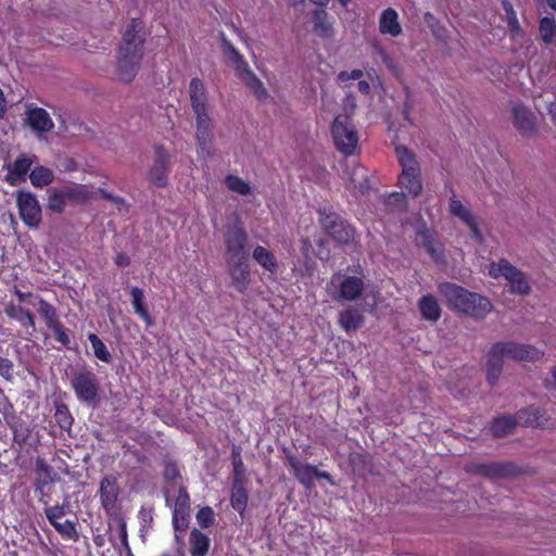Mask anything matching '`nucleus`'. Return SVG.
I'll return each mask as SVG.
<instances>
[{"instance_id":"f257e3e1","label":"nucleus","mask_w":556,"mask_h":556,"mask_svg":"<svg viewBox=\"0 0 556 556\" xmlns=\"http://www.w3.org/2000/svg\"><path fill=\"white\" fill-rule=\"evenodd\" d=\"M189 100L195 116V140L201 156L211 155L214 141V123L210 115L207 91L200 78H192L189 84Z\"/></svg>"},{"instance_id":"f03ea898","label":"nucleus","mask_w":556,"mask_h":556,"mask_svg":"<svg viewBox=\"0 0 556 556\" xmlns=\"http://www.w3.org/2000/svg\"><path fill=\"white\" fill-rule=\"evenodd\" d=\"M439 293L452 309L475 319H484L493 309V305L488 298L476 292H470L454 283H440Z\"/></svg>"},{"instance_id":"7ed1b4c3","label":"nucleus","mask_w":556,"mask_h":556,"mask_svg":"<svg viewBox=\"0 0 556 556\" xmlns=\"http://www.w3.org/2000/svg\"><path fill=\"white\" fill-rule=\"evenodd\" d=\"M142 23L132 20L126 27L118 52L117 71L121 80L128 83L136 76L142 58Z\"/></svg>"},{"instance_id":"20e7f679","label":"nucleus","mask_w":556,"mask_h":556,"mask_svg":"<svg viewBox=\"0 0 556 556\" xmlns=\"http://www.w3.org/2000/svg\"><path fill=\"white\" fill-rule=\"evenodd\" d=\"M542 356L540 350L514 342H500L492 346L488 355L486 372L488 381L494 384L501 372L503 363L506 359L535 361Z\"/></svg>"},{"instance_id":"39448f33","label":"nucleus","mask_w":556,"mask_h":556,"mask_svg":"<svg viewBox=\"0 0 556 556\" xmlns=\"http://www.w3.org/2000/svg\"><path fill=\"white\" fill-rule=\"evenodd\" d=\"M395 153L402 167V173L399 177V185L406 191L407 195L416 198L422 191V184L420 180L419 165L415 155L403 146L396 147Z\"/></svg>"},{"instance_id":"423d86ee","label":"nucleus","mask_w":556,"mask_h":556,"mask_svg":"<svg viewBox=\"0 0 556 556\" xmlns=\"http://www.w3.org/2000/svg\"><path fill=\"white\" fill-rule=\"evenodd\" d=\"M489 275L494 279L505 278L509 291L514 294L528 295L531 292V286L526 275L504 258L490 264Z\"/></svg>"},{"instance_id":"0eeeda50","label":"nucleus","mask_w":556,"mask_h":556,"mask_svg":"<svg viewBox=\"0 0 556 556\" xmlns=\"http://www.w3.org/2000/svg\"><path fill=\"white\" fill-rule=\"evenodd\" d=\"M331 135L338 151L345 156L356 153L358 134L349 116L337 115L331 126Z\"/></svg>"},{"instance_id":"6e6552de","label":"nucleus","mask_w":556,"mask_h":556,"mask_svg":"<svg viewBox=\"0 0 556 556\" xmlns=\"http://www.w3.org/2000/svg\"><path fill=\"white\" fill-rule=\"evenodd\" d=\"M326 291L334 301H354L364 291V281L359 277L334 274L326 286Z\"/></svg>"},{"instance_id":"1a4fd4ad","label":"nucleus","mask_w":556,"mask_h":556,"mask_svg":"<svg viewBox=\"0 0 556 556\" xmlns=\"http://www.w3.org/2000/svg\"><path fill=\"white\" fill-rule=\"evenodd\" d=\"M448 211L452 215L458 217L469 228L471 238L476 242L479 244L484 243L481 220L455 195H452L448 200Z\"/></svg>"},{"instance_id":"9d476101","label":"nucleus","mask_w":556,"mask_h":556,"mask_svg":"<svg viewBox=\"0 0 556 556\" xmlns=\"http://www.w3.org/2000/svg\"><path fill=\"white\" fill-rule=\"evenodd\" d=\"M16 204L24 224L29 228H37L42 220V214L36 195L29 191H18Z\"/></svg>"},{"instance_id":"9b49d317","label":"nucleus","mask_w":556,"mask_h":556,"mask_svg":"<svg viewBox=\"0 0 556 556\" xmlns=\"http://www.w3.org/2000/svg\"><path fill=\"white\" fill-rule=\"evenodd\" d=\"M72 387L79 401L93 404L98 400V382L90 371H79L72 378Z\"/></svg>"},{"instance_id":"f8f14e48","label":"nucleus","mask_w":556,"mask_h":556,"mask_svg":"<svg viewBox=\"0 0 556 556\" xmlns=\"http://www.w3.org/2000/svg\"><path fill=\"white\" fill-rule=\"evenodd\" d=\"M513 124L522 136L536 134V117L532 111L521 102L510 103Z\"/></svg>"},{"instance_id":"ddd939ff","label":"nucleus","mask_w":556,"mask_h":556,"mask_svg":"<svg viewBox=\"0 0 556 556\" xmlns=\"http://www.w3.org/2000/svg\"><path fill=\"white\" fill-rule=\"evenodd\" d=\"M288 464L292 468L296 479L307 489L314 486L316 479H327L330 481V476L326 471H319L315 466L303 464L294 456L288 457Z\"/></svg>"},{"instance_id":"4468645a","label":"nucleus","mask_w":556,"mask_h":556,"mask_svg":"<svg viewBox=\"0 0 556 556\" xmlns=\"http://www.w3.org/2000/svg\"><path fill=\"white\" fill-rule=\"evenodd\" d=\"M25 123L39 138L54 127L50 114L45 109L33 105L26 108Z\"/></svg>"},{"instance_id":"2eb2a0df","label":"nucleus","mask_w":556,"mask_h":556,"mask_svg":"<svg viewBox=\"0 0 556 556\" xmlns=\"http://www.w3.org/2000/svg\"><path fill=\"white\" fill-rule=\"evenodd\" d=\"M45 513L50 523L63 538L68 540H75L77 538L75 523L71 520H61L65 515L64 507L59 505L50 506L46 508Z\"/></svg>"},{"instance_id":"dca6fc26","label":"nucleus","mask_w":556,"mask_h":556,"mask_svg":"<svg viewBox=\"0 0 556 556\" xmlns=\"http://www.w3.org/2000/svg\"><path fill=\"white\" fill-rule=\"evenodd\" d=\"M227 260H245L247 232L241 227L229 229L225 238Z\"/></svg>"},{"instance_id":"f3484780","label":"nucleus","mask_w":556,"mask_h":556,"mask_svg":"<svg viewBox=\"0 0 556 556\" xmlns=\"http://www.w3.org/2000/svg\"><path fill=\"white\" fill-rule=\"evenodd\" d=\"M169 155L162 147H155V159L153 166L148 173V179L157 187H164L167 181V169Z\"/></svg>"},{"instance_id":"a211bd4d","label":"nucleus","mask_w":556,"mask_h":556,"mask_svg":"<svg viewBox=\"0 0 556 556\" xmlns=\"http://www.w3.org/2000/svg\"><path fill=\"white\" fill-rule=\"evenodd\" d=\"M228 271L231 278V285L243 292L250 285V269L245 260H227Z\"/></svg>"},{"instance_id":"6ab92c4d","label":"nucleus","mask_w":556,"mask_h":556,"mask_svg":"<svg viewBox=\"0 0 556 556\" xmlns=\"http://www.w3.org/2000/svg\"><path fill=\"white\" fill-rule=\"evenodd\" d=\"M379 33L383 36L396 38L402 35L403 27L400 23L399 13L393 8L384 9L378 21Z\"/></svg>"},{"instance_id":"aec40b11","label":"nucleus","mask_w":556,"mask_h":556,"mask_svg":"<svg viewBox=\"0 0 556 556\" xmlns=\"http://www.w3.org/2000/svg\"><path fill=\"white\" fill-rule=\"evenodd\" d=\"M466 471L491 479L505 477L511 472L507 464L479 462L469 463L466 466Z\"/></svg>"},{"instance_id":"412c9836","label":"nucleus","mask_w":556,"mask_h":556,"mask_svg":"<svg viewBox=\"0 0 556 556\" xmlns=\"http://www.w3.org/2000/svg\"><path fill=\"white\" fill-rule=\"evenodd\" d=\"M223 51L235 67L236 75L241 81H244L254 74L243 55L231 43L224 41Z\"/></svg>"},{"instance_id":"4be33fe9","label":"nucleus","mask_w":556,"mask_h":556,"mask_svg":"<svg viewBox=\"0 0 556 556\" xmlns=\"http://www.w3.org/2000/svg\"><path fill=\"white\" fill-rule=\"evenodd\" d=\"M35 156L31 154H21L13 164L8 167L7 181L12 186L25 180L26 174L33 165Z\"/></svg>"},{"instance_id":"5701e85b","label":"nucleus","mask_w":556,"mask_h":556,"mask_svg":"<svg viewBox=\"0 0 556 556\" xmlns=\"http://www.w3.org/2000/svg\"><path fill=\"white\" fill-rule=\"evenodd\" d=\"M516 417L518 424L525 426L539 428L548 427V418L539 407L530 406L528 408L521 409L517 413Z\"/></svg>"},{"instance_id":"b1692460","label":"nucleus","mask_w":556,"mask_h":556,"mask_svg":"<svg viewBox=\"0 0 556 556\" xmlns=\"http://www.w3.org/2000/svg\"><path fill=\"white\" fill-rule=\"evenodd\" d=\"M119 489L114 478H104L100 483V498L103 508L106 511L115 507Z\"/></svg>"},{"instance_id":"393cba45","label":"nucleus","mask_w":556,"mask_h":556,"mask_svg":"<svg viewBox=\"0 0 556 556\" xmlns=\"http://www.w3.org/2000/svg\"><path fill=\"white\" fill-rule=\"evenodd\" d=\"M364 316L356 307H348L339 313V325L346 332L359 329L364 324Z\"/></svg>"},{"instance_id":"a878e982","label":"nucleus","mask_w":556,"mask_h":556,"mask_svg":"<svg viewBox=\"0 0 556 556\" xmlns=\"http://www.w3.org/2000/svg\"><path fill=\"white\" fill-rule=\"evenodd\" d=\"M314 31L321 38L333 36V26L329 14L324 10H316L313 13Z\"/></svg>"},{"instance_id":"bb28decb","label":"nucleus","mask_w":556,"mask_h":556,"mask_svg":"<svg viewBox=\"0 0 556 556\" xmlns=\"http://www.w3.org/2000/svg\"><path fill=\"white\" fill-rule=\"evenodd\" d=\"M4 312L8 317L18 321L23 327L27 326L35 330L34 315L29 311L22 307L21 305L9 303L5 305Z\"/></svg>"},{"instance_id":"cd10ccee","label":"nucleus","mask_w":556,"mask_h":556,"mask_svg":"<svg viewBox=\"0 0 556 556\" xmlns=\"http://www.w3.org/2000/svg\"><path fill=\"white\" fill-rule=\"evenodd\" d=\"M190 555L206 556L210 548V539L198 529H192L189 536Z\"/></svg>"},{"instance_id":"c85d7f7f","label":"nucleus","mask_w":556,"mask_h":556,"mask_svg":"<svg viewBox=\"0 0 556 556\" xmlns=\"http://www.w3.org/2000/svg\"><path fill=\"white\" fill-rule=\"evenodd\" d=\"M174 501L173 513H190V498L186 489L179 486L167 491V503Z\"/></svg>"},{"instance_id":"c756f323","label":"nucleus","mask_w":556,"mask_h":556,"mask_svg":"<svg viewBox=\"0 0 556 556\" xmlns=\"http://www.w3.org/2000/svg\"><path fill=\"white\" fill-rule=\"evenodd\" d=\"M421 316L429 321H437L441 316V307L432 295H425L419 300Z\"/></svg>"},{"instance_id":"7c9ffc66","label":"nucleus","mask_w":556,"mask_h":556,"mask_svg":"<svg viewBox=\"0 0 556 556\" xmlns=\"http://www.w3.org/2000/svg\"><path fill=\"white\" fill-rule=\"evenodd\" d=\"M253 258L255 262L261 265L263 268L268 270L269 273H276L278 268V264L275 255L262 245H257L253 250Z\"/></svg>"},{"instance_id":"2f4dec72","label":"nucleus","mask_w":556,"mask_h":556,"mask_svg":"<svg viewBox=\"0 0 556 556\" xmlns=\"http://www.w3.org/2000/svg\"><path fill=\"white\" fill-rule=\"evenodd\" d=\"M502 7L506 15V22L510 37L513 39L521 37L523 34L522 28L519 24L513 4L508 0H502Z\"/></svg>"},{"instance_id":"473e14b6","label":"nucleus","mask_w":556,"mask_h":556,"mask_svg":"<svg viewBox=\"0 0 556 556\" xmlns=\"http://www.w3.org/2000/svg\"><path fill=\"white\" fill-rule=\"evenodd\" d=\"M517 424V417L502 416L493 420L491 432L496 438L505 437L514 430Z\"/></svg>"},{"instance_id":"72a5a7b5","label":"nucleus","mask_w":556,"mask_h":556,"mask_svg":"<svg viewBox=\"0 0 556 556\" xmlns=\"http://www.w3.org/2000/svg\"><path fill=\"white\" fill-rule=\"evenodd\" d=\"M130 295L136 314H138L148 326H152L153 320L143 304V291L138 287H132L130 290Z\"/></svg>"},{"instance_id":"f704fd0d","label":"nucleus","mask_w":556,"mask_h":556,"mask_svg":"<svg viewBox=\"0 0 556 556\" xmlns=\"http://www.w3.org/2000/svg\"><path fill=\"white\" fill-rule=\"evenodd\" d=\"M53 172L45 166L35 167L29 174L30 182L34 187H45L53 181Z\"/></svg>"},{"instance_id":"c9c22d12","label":"nucleus","mask_w":556,"mask_h":556,"mask_svg":"<svg viewBox=\"0 0 556 556\" xmlns=\"http://www.w3.org/2000/svg\"><path fill=\"white\" fill-rule=\"evenodd\" d=\"M329 235L339 243H348L354 239V229L341 218Z\"/></svg>"},{"instance_id":"e433bc0d","label":"nucleus","mask_w":556,"mask_h":556,"mask_svg":"<svg viewBox=\"0 0 556 556\" xmlns=\"http://www.w3.org/2000/svg\"><path fill=\"white\" fill-rule=\"evenodd\" d=\"M33 304L37 306L38 313L42 316L48 327L59 320L55 308L43 299H37V302Z\"/></svg>"},{"instance_id":"4c0bfd02","label":"nucleus","mask_w":556,"mask_h":556,"mask_svg":"<svg viewBox=\"0 0 556 556\" xmlns=\"http://www.w3.org/2000/svg\"><path fill=\"white\" fill-rule=\"evenodd\" d=\"M540 36L545 43H553L556 40V23L554 18L543 17L539 27Z\"/></svg>"},{"instance_id":"58836bf2","label":"nucleus","mask_w":556,"mask_h":556,"mask_svg":"<svg viewBox=\"0 0 556 556\" xmlns=\"http://www.w3.org/2000/svg\"><path fill=\"white\" fill-rule=\"evenodd\" d=\"M225 184L230 191L236 192L240 195H248L251 193V186L245 180L238 176H227L225 178Z\"/></svg>"},{"instance_id":"ea45409f","label":"nucleus","mask_w":556,"mask_h":556,"mask_svg":"<svg viewBox=\"0 0 556 556\" xmlns=\"http://www.w3.org/2000/svg\"><path fill=\"white\" fill-rule=\"evenodd\" d=\"M88 340L91 343V346L93 349V353L97 358L104 363H110L112 361V356L106 349L105 344L99 339V337L94 333H90L88 336Z\"/></svg>"},{"instance_id":"a19ab883","label":"nucleus","mask_w":556,"mask_h":556,"mask_svg":"<svg viewBox=\"0 0 556 556\" xmlns=\"http://www.w3.org/2000/svg\"><path fill=\"white\" fill-rule=\"evenodd\" d=\"M242 83L250 89L251 92H253V94L258 100H265L268 98V91L266 87L255 74H253Z\"/></svg>"},{"instance_id":"79ce46f5","label":"nucleus","mask_w":556,"mask_h":556,"mask_svg":"<svg viewBox=\"0 0 556 556\" xmlns=\"http://www.w3.org/2000/svg\"><path fill=\"white\" fill-rule=\"evenodd\" d=\"M248 496L242 486H235L231 494V505L233 509L241 513L247 506Z\"/></svg>"},{"instance_id":"37998d69","label":"nucleus","mask_w":556,"mask_h":556,"mask_svg":"<svg viewBox=\"0 0 556 556\" xmlns=\"http://www.w3.org/2000/svg\"><path fill=\"white\" fill-rule=\"evenodd\" d=\"M195 519H197V522L203 527V528H208L211 527L214 521H215V513L214 510L206 506V507H202L201 509L198 510L197 515H195Z\"/></svg>"},{"instance_id":"c03bdc74","label":"nucleus","mask_w":556,"mask_h":556,"mask_svg":"<svg viewBox=\"0 0 556 556\" xmlns=\"http://www.w3.org/2000/svg\"><path fill=\"white\" fill-rule=\"evenodd\" d=\"M320 224L323 228L329 233V231L337 226L340 222L341 217L336 213L327 210H323L319 212Z\"/></svg>"},{"instance_id":"a18cd8bd","label":"nucleus","mask_w":556,"mask_h":556,"mask_svg":"<svg viewBox=\"0 0 556 556\" xmlns=\"http://www.w3.org/2000/svg\"><path fill=\"white\" fill-rule=\"evenodd\" d=\"M190 513H173V526L176 532V539L179 540V532H184L189 526Z\"/></svg>"},{"instance_id":"49530a36","label":"nucleus","mask_w":556,"mask_h":556,"mask_svg":"<svg viewBox=\"0 0 556 556\" xmlns=\"http://www.w3.org/2000/svg\"><path fill=\"white\" fill-rule=\"evenodd\" d=\"M55 420L62 429H70L73 418L66 406H59L55 412Z\"/></svg>"},{"instance_id":"de8ad7c7","label":"nucleus","mask_w":556,"mask_h":556,"mask_svg":"<svg viewBox=\"0 0 556 556\" xmlns=\"http://www.w3.org/2000/svg\"><path fill=\"white\" fill-rule=\"evenodd\" d=\"M65 198H67L66 192L65 193H59V192L52 193L49 197L48 207L53 212H58V213L62 212L65 207Z\"/></svg>"},{"instance_id":"09e8293b","label":"nucleus","mask_w":556,"mask_h":556,"mask_svg":"<svg viewBox=\"0 0 556 556\" xmlns=\"http://www.w3.org/2000/svg\"><path fill=\"white\" fill-rule=\"evenodd\" d=\"M424 247L427 251V253L433 258L434 262L441 263L443 262V253L441 244L432 241V240H426L424 243Z\"/></svg>"},{"instance_id":"8fccbe9b","label":"nucleus","mask_w":556,"mask_h":556,"mask_svg":"<svg viewBox=\"0 0 556 556\" xmlns=\"http://www.w3.org/2000/svg\"><path fill=\"white\" fill-rule=\"evenodd\" d=\"M364 76V72L359 68H354L352 71H341L337 75V81L341 84H345L349 80H358Z\"/></svg>"},{"instance_id":"3c124183","label":"nucleus","mask_w":556,"mask_h":556,"mask_svg":"<svg viewBox=\"0 0 556 556\" xmlns=\"http://www.w3.org/2000/svg\"><path fill=\"white\" fill-rule=\"evenodd\" d=\"M356 108L355 97L353 94H346L342 100V113L339 115L349 116L351 119Z\"/></svg>"},{"instance_id":"603ef678","label":"nucleus","mask_w":556,"mask_h":556,"mask_svg":"<svg viewBox=\"0 0 556 556\" xmlns=\"http://www.w3.org/2000/svg\"><path fill=\"white\" fill-rule=\"evenodd\" d=\"M49 328L53 331L54 337L59 342L64 345L70 343V338L59 320L51 325Z\"/></svg>"},{"instance_id":"864d4df0","label":"nucleus","mask_w":556,"mask_h":556,"mask_svg":"<svg viewBox=\"0 0 556 556\" xmlns=\"http://www.w3.org/2000/svg\"><path fill=\"white\" fill-rule=\"evenodd\" d=\"M13 374V363L8 358L0 357V376L7 380H11Z\"/></svg>"},{"instance_id":"5fc2aeb1","label":"nucleus","mask_w":556,"mask_h":556,"mask_svg":"<svg viewBox=\"0 0 556 556\" xmlns=\"http://www.w3.org/2000/svg\"><path fill=\"white\" fill-rule=\"evenodd\" d=\"M115 522H116V527H117L118 534H119V538H121V542H122V544L124 546H127L128 545V539H127L126 521L124 520V518L117 517L115 519Z\"/></svg>"},{"instance_id":"6e6d98bb","label":"nucleus","mask_w":556,"mask_h":556,"mask_svg":"<svg viewBox=\"0 0 556 556\" xmlns=\"http://www.w3.org/2000/svg\"><path fill=\"white\" fill-rule=\"evenodd\" d=\"M66 197L70 199H75L77 201H85L89 198L88 191L84 189H77V190H67Z\"/></svg>"},{"instance_id":"4d7b16f0","label":"nucleus","mask_w":556,"mask_h":556,"mask_svg":"<svg viewBox=\"0 0 556 556\" xmlns=\"http://www.w3.org/2000/svg\"><path fill=\"white\" fill-rule=\"evenodd\" d=\"M545 110H546L552 123L556 126V100L546 101Z\"/></svg>"},{"instance_id":"13d9d810","label":"nucleus","mask_w":556,"mask_h":556,"mask_svg":"<svg viewBox=\"0 0 556 556\" xmlns=\"http://www.w3.org/2000/svg\"><path fill=\"white\" fill-rule=\"evenodd\" d=\"M382 64L392 73L397 72V66L394 61V59L391 56V54L387 55L383 60H381Z\"/></svg>"},{"instance_id":"bf43d9fd","label":"nucleus","mask_w":556,"mask_h":556,"mask_svg":"<svg viewBox=\"0 0 556 556\" xmlns=\"http://www.w3.org/2000/svg\"><path fill=\"white\" fill-rule=\"evenodd\" d=\"M382 64L392 73L397 72V66L394 61V59L391 56V54L387 55L383 60H381Z\"/></svg>"},{"instance_id":"052dcab7","label":"nucleus","mask_w":556,"mask_h":556,"mask_svg":"<svg viewBox=\"0 0 556 556\" xmlns=\"http://www.w3.org/2000/svg\"><path fill=\"white\" fill-rule=\"evenodd\" d=\"M101 194L103 198L108 199V200H111L113 203H115L118 207L121 206H125V201L124 199L119 198V197H114L110 193H108L106 191L104 190H101Z\"/></svg>"},{"instance_id":"680f3d73","label":"nucleus","mask_w":556,"mask_h":556,"mask_svg":"<svg viewBox=\"0 0 556 556\" xmlns=\"http://www.w3.org/2000/svg\"><path fill=\"white\" fill-rule=\"evenodd\" d=\"M36 468L39 472H43L46 473L47 476L50 475L51 472V468L49 465L46 464L45 460L42 459H38L37 463H36Z\"/></svg>"},{"instance_id":"e2e57ef3","label":"nucleus","mask_w":556,"mask_h":556,"mask_svg":"<svg viewBox=\"0 0 556 556\" xmlns=\"http://www.w3.org/2000/svg\"><path fill=\"white\" fill-rule=\"evenodd\" d=\"M115 264L118 266H128L130 264V258L126 254L121 253L115 257Z\"/></svg>"},{"instance_id":"0e129e2a","label":"nucleus","mask_w":556,"mask_h":556,"mask_svg":"<svg viewBox=\"0 0 556 556\" xmlns=\"http://www.w3.org/2000/svg\"><path fill=\"white\" fill-rule=\"evenodd\" d=\"M357 88L358 91L364 94H368L370 92V85L366 80L358 79Z\"/></svg>"},{"instance_id":"69168bd1","label":"nucleus","mask_w":556,"mask_h":556,"mask_svg":"<svg viewBox=\"0 0 556 556\" xmlns=\"http://www.w3.org/2000/svg\"><path fill=\"white\" fill-rule=\"evenodd\" d=\"M7 112V99L3 91L0 89V119L4 117Z\"/></svg>"},{"instance_id":"338daca9","label":"nucleus","mask_w":556,"mask_h":556,"mask_svg":"<svg viewBox=\"0 0 556 556\" xmlns=\"http://www.w3.org/2000/svg\"><path fill=\"white\" fill-rule=\"evenodd\" d=\"M375 53L379 56L380 60H383L390 53L383 48L381 45L374 46Z\"/></svg>"},{"instance_id":"774afa93","label":"nucleus","mask_w":556,"mask_h":556,"mask_svg":"<svg viewBox=\"0 0 556 556\" xmlns=\"http://www.w3.org/2000/svg\"><path fill=\"white\" fill-rule=\"evenodd\" d=\"M14 292H15V294L17 295V298H18V302H20V303L25 302L27 299H29V298L31 296V294H30V293H24V292H22V291H21V290H18V289H15V291H14Z\"/></svg>"}]
</instances>
